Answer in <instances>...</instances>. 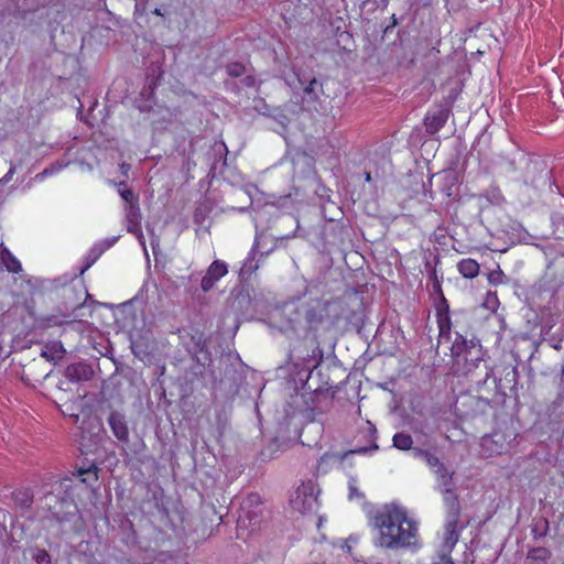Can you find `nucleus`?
I'll use <instances>...</instances> for the list:
<instances>
[{"instance_id": "25", "label": "nucleus", "mask_w": 564, "mask_h": 564, "mask_svg": "<svg viewBox=\"0 0 564 564\" xmlns=\"http://www.w3.org/2000/svg\"><path fill=\"white\" fill-rule=\"evenodd\" d=\"M485 197L491 204H500L503 199L501 192L498 188H491L486 194Z\"/></svg>"}, {"instance_id": "16", "label": "nucleus", "mask_w": 564, "mask_h": 564, "mask_svg": "<svg viewBox=\"0 0 564 564\" xmlns=\"http://www.w3.org/2000/svg\"><path fill=\"white\" fill-rule=\"evenodd\" d=\"M547 555L549 552L546 549H534L529 553L525 564H545Z\"/></svg>"}, {"instance_id": "5", "label": "nucleus", "mask_w": 564, "mask_h": 564, "mask_svg": "<svg viewBox=\"0 0 564 564\" xmlns=\"http://www.w3.org/2000/svg\"><path fill=\"white\" fill-rule=\"evenodd\" d=\"M126 219H127V230L131 234H133L139 243L141 245L143 252L147 258H149L148 249L145 246V239L141 231L140 221H141V214L140 208L137 204H130L126 207Z\"/></svg>"}, {"instance_id": "6", "label": "nucleus", "mask_w": 564, "mask_h": 564, "mask_svg": "<svg viewBox=\"0 0 564 564\" xmlns=\"http://www.w3.org/2000/svg\"><path fill=\"white\" fill-rule=\"evenodd\" d=\"M453 349L454 354L457 356V362L459 364L460 360L465 361L466 373H470L482 360L480 347H477L474 344L469 347H465L463 350L456 341Z\"/></svg>"}, {"instance_id": "10", "label": "nucleus", "mask_w": 564, "mask_h": 564, "mask_svg": "<svg viewBox=\"0 0 564 564\" xmlns=\"http://www.w3.org/2000/svg\"><path fill=\"white\" fill-rule=\"evenodd\" d=\"M299 88L302 90L303 106L311 108V106H313L318 99L319 94L322 93V86L315 78L308 80V83H304L299 79Z\"/></svg>"}, {"instance_id": "23", "label": "nucleus", "mask_w": 564, "mask_h": 564, "mask_svg": "<svg viewBox=\"0 0 564 564\" xmlns=\"http://www.w3.org/2000/svg\"><path fill=\"white\" fill-rule=\"evenodd\" d=\"M52 350L51 355L48 356V352L45 350L43 351V356L46 358H62L63 354L65 352V349L61 343H53L52 347L50 348Z\"/></svg>"}, {"instance_id": "22", "label": "nucleus", "mask_w": 564, "mask_h": 564, "mask_svg": "<svg viewBox=\"0 0 564 564\" xmlns=\"http://www.w3.org/2000/svg\"><path fill=\"white\" fill-rule=\"evenodd\" d=\"M3 262H4L6 268L9 271L14 272V273L21 271V263L13 256L7 254V257L3 258Z\"/></svg>"}, {"instance_id": "38", "label": "nucleus", "mask_w": 564, "mask_h": 564, "mask_svg": "<svg viewBox=\"0 0 564 564\" xmlns=\"http://www.w3.org/2000/svg\"><path fill=\"white\" fill-rule=\"evenodd\" d=\"M366 181H367V182H370V181H371V175H370V173H366Z\"/></svg>"}, {"instance_id": "35", "label": "nucleus", "mask_w": 564, "mask_h": 564, "mask_svg": "<svg viewBox=\"0 0 564 564\" xmlns=\"http://www.w3.org/2000/svg\"><path fill=\"white\" fill-rule=\"evenodd\" d=\"M340 547L347 550L348 552H350V546L348 545L347 542H343Z\"/></svg>"}, {"instance_id": "43", "label": "nucleus", "mask_w": 564, "mask_h": 564, "mask_svg": "<svg viewBox=\"0 0 564 564\" xmlns=\"http://www.w3.org/2000/svg\"><path fill=\"white\" fill-rule=\"evenodd\" d=\"M242 522H243V521H242V519L240 518V519L238 520V524H239V525H241V524H242Z\"/></svg>"}, {"instance_id": "26", "label": "nucleus", "mask_w": 564, "mask_h": 564, "mask_svg": "<svg viewBox=\"0 0 564 564\" xmlns=\"http://www.w3.org/2000/svg\"><path fill=\"white\" fill-rule=\"evenodd\" d=\"M228 75L239 77L245 73V66L240 63H231L227 66Z\"/></svg>"}, {"instance_id": "13", "label": "nucleus", "mask_w": 564, "mask_h": 564, "mask_svg": "<svg viewBox=\"0 0 564 564\" xmlns=\"http://www.w3.org/2000/svg\"><path fill=\"white\" fill-rule=\"evenodd\" d=\"M414 456L416 458L423 459L425 464L430 467L432 473H434L435 469L440 470V468L444 466V464L438 459V457L426 451L415 448Z\"/></svg>"}, {"instance_id": "7", "label": "nucleus", "mask_w": 564, "mask_h": 564, "mask_svg": "<svg viewBox=\"0 0 564 564\" xmlns=\"http://www.w3.org/2000/svg\"><path fill=\"white\" fill-rule=\"evenodd\" d=\"M228 273V267L227 264L221 260H215L212 262V264L208 267L205 275L202 279L200 288L203 291L207 292L217 281H219L223 276H225Z\"/></svg>"}, {"instance_id": "40", "label": "nucleus", "mask_w": 564, "mask_h": 564, "mask_svg": "<svg viewBox=\"0 0 564 564\" xmlns=\"http://www.w3.org/2000/svg\"><path fill=\"white\" fill-rule=\"evenodd\" d=\"M116 242V239L111 240L108 246L106 248H109L110 246H112L113 243Z\"/></svg>"}, {"instance_id": "4", "label": "nucleus", "mask_w": 564, "mask_h": 564, "mask_svg": "<svg viewBox=\"0 0 564 564\" xmlns=\"http://www.w3.org/2000/svg\"><path fill=\"white\" fill-rule=\"evenodd\" d=\"M436 479V489L443 495V501L446 508H452L455 512L459 506L455 494L456 485L453 480L454 471H451L445 465L433 473Z\"/></svg>"}, {"instance_id": "14", "label": "nucleus", "mask_w": 564, "mask_h": 564, "mask_svg": "<svg viewBox=\"0 0 564 564\" xmlns=\"http://www.w3.org/2000/svg\"><path fill=\"white\" fill-rule=\"evenodd\" d=\"M324 311H325L324 306L313 307L307 311L306 321L311 328H317L318 325L323 322Z\"/></svg>"}, {"instance_id": "3", "label": "nucleus", "mask_w": 564, "mask_h": 564, "mask_svg": "<svg viewBox=\"0 0 564 564\" xmlns=\"http://www.w3.org/2000/svg\"><path fill=\"white\" fill-rule=\"evenodd\" d=\"M514 437L512 431H494L491 434L484 435L480 440L481 456L489 458L508 453Z\"/></svg>"}, {"instance_id": "37", "label": "nucleus", "mask_w": 564, "mask_h": 564, "mask_svg": "<svg viewBox=\"0 0 564 564\" xmlns=\"http://www.w3.org/2000/svg\"><path fill=\"white\" fill-rule=\"evenodd\" d=\"M273 250V247L269 248L267 251H261V253H265V254H269L271 251Z\"/></svg>"}, {"instance_id": "8", "label": "nucleus", "mask_w": 564, "mask_h": 564, "mask_svg": "<svg viewBox=\"0 0 564 564\" xmlns=\"http://www.w3.org/2000/svg\"><path fill=\"white\" fill-rule=\"evenodd\" d=\"M447 510V519L444 532V543L448 550H452L453 546L458 541L459 533L457 531V520L460 513V506H457L456 512L452 508H446Z\"/></svg>"}, {"instance_id": "33", "label": "nucleus", "mask_w": 564, "mask_h": 564, "mask_svg": "<svg viewBox=\"0 0 564 564\" xmlns=\"http://www.w3.org/2000/svg\"><path fill=\"white\" fill-rule=\"evenodd\" d=\"M105 249H106V248H104V249L99 250V251H98V253L95 256V258H94L90 262H88V263H87V265L85 267V269H88V268H89V267L95 262V260H96V259H97V258H98V257L104 252V250H105Z\"/></svg>"}, {"instance_id": "28", "label": "nucleus", "mask_w": 564, "mask_h": 564, "mask_svg": "<svg viewBox=\"0 0 564 564\" xmlns=\"http://www.w3.org/2000/svg\"><path fill=\"white\" fill-rule=\"evenodd\" d=\"M33 558L37 564H50L51 556L45 550H37L33 555Z\"/></svg>"}, {"instance_id": "19", "label": "nucleus", "mask_w": 564, "mask_h": 564, "mask_svg": "<svg viewBox=\"0 0 564 564\" xmlns=\"http://www.w3.org/2000/svg\"><path fill=\"white\" fill-rule=\"evenodd\" d=\"M14 501L22 508H29L32 503V496L29 490H19L14 494Z\"/></svg>"}, {"instance_id": "18", "label": "nucleus", "mask_w": 564, "mask_h": 564, "mask_svg": "<svg viewBox=\"0 0 564 564\" xmlns=\"http://www.w3.org/2000/svg\"><path fill=\"white\" fill-rule=\"evenodd\" d=\"M86 367L82 364L70 365L66 368V377L73 381L83 379Z\"/></svg>"}, {"instance_id": "17", "label": "nucleus", "mask_w": 564, "mask_h": 564, "mask_svg": "<svg viewBox=\"0 0 564 564\" xmlns=\"http://www.w3.org/2000/svg\"><path fill=\"white\" fill-rule=\"evenodd\" d=\"M392 442H393V446L401 451L410 449L413 444L412 437L405 433L394 434Z\"/></svg>"}, {"instance_id": "24", "label": "nucleus", "mask_w": 564, "mask_h": 564, "mask_svg": "<svg viewBox=\"0 0 564 564\" xmlns=\"http://www.w3.org/2000/svg\"><path fill=\"white\" fill-rule=\"evenodd\" d=\"M64 167L62 164H56L51 166L50 169H45L43 172L36 174L34 176V181L42 182L46 176L53 175L54 173L61 171Z\"/></svg>"}, {"instance_id": "2", "label": "nucleus", "mask_w": 564, "mask_h": 564, "mask_svg": "<svg viewBox=\"0 0 564 564\" xmlns=\"http://www.w3.org/2000/svg\"><path fill=\"white\" fill-rule=\"evenodd\" d=\"M318 495L319 489L315 482H303L291 498V506L302 514L313 513L319 508Z\"/></svg>"}, {"instance_id": "29", "label": "nucleus", "mask_w": 564, "mask_h": 564, "mask_svg": "<svg viewBox=\"0 0 564 564\" xmlns=\"http://www.w3.org/2000/svg\"><path fill=\"white\" fill-rule=\"evenodd\" d=\"M274 119L281 124L282 128H285L290 122V118L284 115L281 110H275V115H273Z\"/></svg>"}, {"instance_id": "41", "label": "nucleus", "mask_w": 564, "mask_h": 564, "mask_svg": "<svg viewBox=\"0 0 564 564\" xmlns=\"http://www.w3.org/2000/svg\"><path fill=\"white\" fill-rule=\"evenodd\" d=\"M122 171H126V169H129V165L122 164Z\"/></svg>"}, {"instance_id": "31", "label": "nucleus", "mask_w": 564, "mask_h": 564, "mask_svg": "<svg viewBox=\"0 0 564 564\" xmlns=\"http://www.w3.org/2000/svg\"><path fill=\"white\" fill-rule=\"evenodd\" d=\"M263 239H264L263 235H257L256 236L254 243H253V247H252V249L250 251L249 258L253 257L256 254V252H258L260 250L261 241Z\"/></svg>"}, {"instance_id": "32", "label": "nucleus", "mask_w": 564, "mask_h": 564, "mask_svg": "<svg viewBox=\"0 0 564 564\" xmlns=\"http://www.w3.org/2000/svg\"><path fill=\"white\" fill-rule=\"evenodd\" d=\"M15 166L11 165L10 170L7 172V174L0 180V183L7 184L12 180V176L14 174Z\"/></svg>"}, {"instance_id": "11", "label": "nucleus", "mask_w": 564, "mask_h": 564, "mask_svg": "<svg viewBox=\"0 0 564 564\" xmlns=\"http://www.w3.org/2000/svg\"><path fill=\"white\" fill-rule=\"evenodd\" d=\"M108 423L111 427L113 435L119 441H128L129 429L123 414L119 412H111L108 417Z\"/></svg>"}, {"instance_id": "30", "label": "nucleus", "mask_w": 564, "mask_h": 564, "mask_svg": "<svg viewBox=\"0 0 564 564\" xmlns=\"http://www.w3.org/2000/svg\"><path fill=\"white\" fill-rule=\"evenodd\" d=\"M147 230L151 236V247L153 249V253H155L156 248L159 247L160 243V238L154 234L153 229L150 226H147Z\"/></svg>"}, {"instance_id": "9", "label": "nucleus", "mask_w": 564, "mask_h": 564, "mask_svg": "<svg viewBox=\"0 0 564 564\" xmlns=\"http://www.w3.org/2000/svg\"><path fill=\"white\" fill-rule=\"evenodd\" d=\"M448 119V110L445 108H437L427 112L424 119L426 131L430 134L438 132Z\"/></svg>"}, {"instance_id": "1", "label": "nucleus", "mask_w": 564, "mask_h": 564, "mask_svg": "<svg viewBox=\"0 0 564 564\" xmlns=\"http://www.w3.org/2000/svg\"><path fill=\"white\" fill-rule=\"evenodd\" d=\"M376 546L384 550L412 549L419 545L417 522L398 503L382 506L373 517Z\"/></svg>"}, {"instance_id": "42", "label": "nucleus", "mask_w": 564, "mask_h": 564, "mask_svg": "<svg viewBox=\"0 0 564 564\" xmlns=\"http://www.w3.org/2000/svg\"><path fill=\"white\" fill-rule=\"evenodd\" d=\"M122 171H126V169H129V165L122 164Z\"/></svg>"}, {"instance_id": "15", "label": "nucleus", "mask_w": 564, "mask_h": 564, "mask_svg": "<svg viewBox=\"0 0 564 564\" xmlns=\"http://www.w3.org/2000/svg\"><path fill=\"white\" fill-rule=\"evenodd\" d=\"M78 476L80 481L87 485H93L97 481V467L95 465H90L87 468H79Z\"/></svg>"}, {"instance_id": "27", "label": "nucleus", "mask_w": 564, "mask_h": 564, "mask_svg": "<svg viewBox=\"0 0 564 564\" xmlns=\"http://www.w3.org/2000/svg\"><path fill=\"white\" fill-rule=\"evenodd\" d=\"M119 194L120 196L122 197V199H124L128 205L130 204H134L132 200H133V193L126 188V183L124 182H120L119 183Z\"/></svg>"}, {"instance_id": "12", "label": "nucleus", "mask_w": 564, "mask_h": 564, "mask_svg": "<svg viewBox=\"0 0 564 564\" xmlns=\"http://www.w3.org/2000/svg\"><path fill=\"white\" fill-rule=\"evenodd\" d=\"M458 272L466 279H474L479 274V264L476 260L467 258L457 264Z\"/></svg>"}, {"instance_id": "34", "label": "nucleus", "mask_w": 564, "mask_h": 564, "mask_svg": "<svg viewBox=\"0 0 564 564\" xmlns=\"http://www.w3.org/2000/svg\"><path fill=\"white\" fill-rule=\"evenodd\" d=\"M446 196L451 197L453 195L452 187L448 186L445 191Z\"/></svg>"}, {"instance_id": "39", "label": "nucleus", "mask_w": 564, "mask_h": 564, "mask_svg": "<svg viewBox=\"0 0 564 564\" xmlns=\"http://www.w3.org/2000/svg\"><path fill=\"white\" fill-rule=\"evenodd\" d=\"M154 14H156V15H162V12H161V10H160V9H155V10H154Z\"/></svg>"}, {"instance_id": "20", "label": "nucleus", "mask_w": 564, "mask_h": 564, "mask_svg": "<svg viewBox=\"0 0 564 564\" xmlns=\"http://www.w3.org/2000/svg\"><path fill=\"white\" fill-rule=\"evenodd\" d=\"M348 489H349V499L350 500H357L362 501L365 499L364 492H361L358 489V482L356 478H350L348 482Z\"/></svg>"}, {"instance_id": "21", "label": "nucleus", "mask_w": 564, "mask_h": 564, "mask_svg": "<svg viewBox=\"0 0 564 564\" xmlns=\"http://www.w3.org/2000/svg\"><path fill=\"white\" fill-rule=\"evenodd\" d=\"M488 281L494 285L505 284L507 282V276L498 267L496 270H492L488 273Z\"/></svg>"}, {"instance_id": "36", "label": "nucleus", "mask_w": 564, "mask_h": 564, "mask_svg": "<svg viewBox=\"0 0 564 564\" xmlns=\"http://www.w3.org/2000/svg\"><path fill=\"white\" fill-rule=\"evenodd\" d=\"M447 180L449 181L451 185H454L455 183V177L453 174L448 175Z\"/></svg>"}]
</instances>
